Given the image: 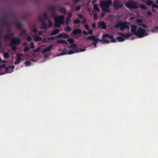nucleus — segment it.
<instances>
[{"label":"nucleus","instance_id":"obj_12","mask_svg":"<svg viewBox=\"0 0 158 158\" xmlns=\"http://www.w3.org/2000/svg\"><path fill=\"white\" fill-rule=\"evenodd\" d=\"M69 37V35L64 33H60L56 36V38H63L67 39Z\"/></svg>","mask_w":158,"mask_h":158},{"label":"nucleus","instance_id":"obj_50","mask_svg":"<svg viewBox=\"0 0 158 158\" xmlns=\"http://www.w3.org/2000/svg\"><path fill=\"white\" fill-rule=\"evenodd\" d=\"M85 28L86 30H89V25L88 24H86L85 26Z\"/></svg>","mask_w":158,"mask_h":158},{"label":"nucleus","instance_id":"obj_56","mask_svg":"<svg viewBox=\"0 0 158 158\" xmlns=\"http://www.w3.org/2000/svg\"><path fill=\"white\" fill-rule=\"evenodd\" d=\"M89 31H88V34H89L90 35H92L93 33V31L92 29H90L89 30Z\"/></svg>","mask_w":158,"mask_h":158},{"label":"nucleus","instance_id":"obj_46","mask_svg":"<svg viewBox=\"0 0 158 158\" xmlns=\"http://www.w3.org/2000/svg\"><path fill=\"white\" fill-rule=\"evenodd\" d=\"M81 7V6L78 5L75 7V10L77 11H79Z\"/></svg>","mask_w":158,"mask_h":158},{"label":"nucleus","instance_id":"obj_2","mask_svg":"<svg viewBox=\"0 0 158 158\" xmlns=\"http://www.w3.org/2000/svg\"><path fill=\"white\" fill-rule=\"evenodd\" d=\"M130 24L127 21L123 22L120 21L115 25V27L116 28H119L120 27V30L121 31H122L124 30L125 29H130V27L129 26Z\"/></svg>","mask_w":158,"mask_h":158},{"label":"nucleus","instance_id":"obj_51","mask_svg":"<svg viewBox=\"0 0 158 158\" xmlns=\"http://www.w3.org/2000/svg\"><path fill=\"white\" fill-rule=\"evenodd\" d=\"M48 22L49 23V27H52V22H51L50 20H48Z\"/></svg>","mask_w":158,"mask_h":158},{"label":"nucleus","instance_id":"obj_40","mask_svg":"<svg viewBox=\"0 0 158 158\" xmlns=\"http://www.w3.org/2000/svg\"><path fill=\"white\" fill-rule=\"evenodd\" d=\"M12 47V49L13 51H15L17 50V47L16 46L12 45V46H10Z\"/></svg>","mask_w":158,"mask_h":158},{"label":"nucleus","instance_id":"obj_38","mask_svg":"<svg viewBox=\"0 0 158 158\" xmlns=\"http://www.w3.org/2000/svg\"><path fill=\"white\" fill-rule=\"evenodd\" d=\"M93 18L94 20H97L98 19L97 13L95 12L93 15Z\"/></svg>","mask_w":158,"mask_h":158},{"label":"nucleus","instance_id":"obj_42","mask_svg":"<svg viewBox=\"0 0 158 158\" xmlns=\"http://www.w3.org/2000/svg\"><path fill=\"white\" fill-rule=\"evenodd\" d=\"M9 56V54L7 52H4L3 53V57L5 59L6 58Z\"/></svg>","mask_w":158,"mask_h":158},{"label":"nucleus","instance_id":"obj_3","mask_svg":"<svg viewBox=\"0 0 158 158\" xmlns=\"http://www.w3.org/2000/svg\"><path fill=\"white\" fill-rule=\"evenodd\" d=\"M146 30L141 27H139L137 29L136 33L135 35L139 38H141L148 35V33L146 32Z\"/></svg>","mask_w":158,"mask_h":158},{"label":"nucleus","instance_id":"obj_6","mask_svg":"<svg viewBox=\"0 0 158 158\" xmlns=\"http://www.w3.org/2000/svg\"><path fill=\"white\" fill-rule=\"evenodd\" d=\"M113 6L115 8L116 10H117L120 8H122L123 6V5L120 3V1H114L113 2Z\"/></svg>","mask_w":158,"mask_h":158},{"label":"nucleus","instance_id":"obj_59","mask_svg":"<svg viewBox=\"0 0 158 158\" xmlns=\"http://www.w3.org/2000/svg\"><path fill=\"white\" fill-rule=\"evenodd\" d=\"M147 14L149 16H150L152 15V13L150 11H148L147 12Z\"/></svg>","mask_w":158,"mask_h":158},{"label":"nucleus","instance_id":"obj_28","mask_svg":"<svg viewBox=\"0 0 158 158\" xmlns=\"http://www.w3.org/2000/svg\"><path fill=\"white\" fill-rule=\"evenodd\" d=\"M153 3V2L151 0H147L146 2V5H152Z\"/></svg>","mask_w":158,"mask_h":158},{"label":"nucleus","instance_id":"obj_24","mask_svg":"<svg viewBox=\"0 0 158 158\" xmlns=\"http://www.w3.org/2000/svg\"><path fill=\"white\" fill-rule=\"evenodd\" d=\"M68 16L66 18V20L68 21V22H70V18L72 16V13L71 12H69L68 14Z\"/></svg>","mask_w":158,"mask_h":158},{"label":"nucleus","instance_id":"obj_60","mask_svg":"<svg viewBox=\"0 0 158 158\" xmlns=\"http://www.w3.org/2000/svg\"><path fill=\"white\" fill-rule=\"evenodd\" d=\"M156 4L154 3L152 5V8H156Z\"/></svg>","mask_w":158,"mask_h":158},{"label":"nucleus","instance_id":"obj_20","mask_svg":"<svg viewBox=\"0 0 158 158\" xmlns=\"http://www.w3.org/2000/svg\"><path fill=\"white\" fill-rule=\"evenodd\" d=\"M41 29H44L45 30H47L48 29L47 26L45 22L42 23L41 24Z\"/></svg>","mask_w":158,"mask_h":158},{"label":"nucleus","instance_id":"obj_55","mask_svg":"<svg viewBox=\"0 0 158 158\" xmlns=\"http://www.w3.org/2000/svg\"><path fill=\"white\" fill-rule=\"evenodd\" d=\"M34 28H33V30L34 33H36L37 32V30L36 28L35 27V26H34Z\"/></svg>","mask_w":158,"mask_h":158},{"label":"nucleus","instance_id":"obj_18","mask_svg":"<svg viewBox=\"0 0 158 158\" xmlns=\"http://www.w3.org/2000/svg\"><path fill=\"white\" fill-rule=\"evenodd\" d=\"M56 42L58 44H68L67 42L65 40L62 39H60L56 41Z\"/></svg>","mask_w":158,"mask_h":158},{"label":"nucleus","instance_id":"obj_27","mask_svg":"<svg viewBox=\"0 0 158 158\" xmlns=\"http://www.w3.org/2000/svg\"><path fill=\"white\" fill-rule=\"evenodd\" d=\"M135 22L137 23V25L140 26L141 23L143 22V20L140 19H137L136 20Z\"/></svg>","mask_w":158,"mask_h":158},{"label":"nucleus","instance_id":"obj_9","mask_svg":"<svg viewBox=\"0 0 158 158\" xmlns=\"http://www.w3.org/2000/svg\"><path fill=\"white\" fill-rule=\"evenodd\" d=\"M98 27L103 29H106L107 27L105 22L102 21L101 22H99L98 23Z\"/></svg>","mask_w":158,"mask_h":158},{"label":"nucleus","instance_id":"obj_1","mask_svg":"<svg viewBox=\"0 0 158 158\" xmlns=\"http://www.w3.org/2000/svg\"><path fill=\"white\" fill-rule=\"evenodd\" d=\"M112 2V1L110 0L104 1L100 2V5L103 12L107 13L110 12L109 8Z\"/></svg>","mask_w":158,"mask_h":158},{"label":"nucleus","instance_id":"obj_54","mask_svg":"<svg viewBox=\"0 0 158 158\" xmlns=\"http://www.w3.org/2000/svg\"><path fill=\"white\" fill-rule=\"evenodd\" d=\"M109 43H110L109 41L106 39H105L103 40V43H106V44H109Z\"/></svg>","mask_w":158,"mask_h":158},{"label":"nucleus","instance_id":"obj_14","mask_svg":"<svg viewBox=\"0 0 158 158\" xmlns=\"http://www.w3.org/2000/svg\"><path fill=\"white\" fill-rule=\"evenodd\" d=\"M48 9L51 11L52 14L54 16L55 15V11L56 9V6H49L48 7Z\"/></svg>","mask_w":158,"mask_h":158},{"label":"nucleus","instance_id":"obj_36","mask_svg":"<svg viewBox=\"0 0 158 158\" xmlns=\"http://www.w3.org/2000/svg\"><path fill=\"white\" fill-rule=\"evenodd\" d=\"M25 64L26 66H29L31 65V62L29 61H26L25 62Z\"/></svg>","mask_w":158,"mask_h":158},{"label":"nucleus","instance_id":"obj_58","mask_svg":"<svg viewBox=\"0 0 158 158\" xmlns=\"http://www.w3.org/2000/svg\"><path fill=\"white\" fill-rule=\"evenodd\" d=\"M5 66L6 64H3L2 65H0V70H1L2 68L5 67Z\"/></svg>","mask_w":158,"mask_h":158},{"label":"nucleus","instance_id":"obj_37","mask_svg":"<svg viewBox=\"0 0 158 158\" xmlns=\"http://www.w3.org/2000/svg\"><path fill=\"white\" fill-rule=\"evenodd\" d=\"M30 50L29 48L27 47L26 46L24 47L23 49V51L24 52H26L27 51H29Z\"/></svg>","mask_w":158,"mask_h":158},{"label":"nucleus","instance_id":"obj_16","mask_svg":"<svg viewBox=\"0 0 158 158\" xmlns=\"http://www.w3.org/2000/svg\"><path fill=\"white\" fill-rule=\"evenodd\" d=\"M68 52V50L67 49L64 48L63 50V52L60 53L57 55V56H60L62 55H64L66 54Z\"/></svg>","mask_w":158,"mask_h":158},{"label":"nucleus","instance_id":"obj_34","mask_svg":"<svg viewBox=\"0 0 158 158\" xmlns=\"http://www.w3.org/2000/svg\"><path fill=\"white\" fill-rule=\"evenodd\" d=\"M67 41L70 44H72L74 42V39L73 38H68Z\"/></svg>","mask_w":158,"mask_h":158},{"label":"nucleus","instance_id":"obj_31","mask_svg":"<svg viewBox=\"0 0 158 158\" xmlns=\"http://www.w3.org/2000/svg\"><path fill=\"white\" fill-rule=\"evenodd\" d=\"M139 7L142 10H146L147 9V7L142 3L140 4Z\"/></svg>","mask_w":158,"mask_h":158},{"label":"nucleus","instance_id":"obj_41","mask_svg":"<svg viewBox=\"0 0 158 158\" xmlns=\"http://www.w3.org/2000/svg\"><path fill=\"white\" fill-rule=\"evenodd\" d=\"M30 48L31 49H33L35 48L34 43L33 42H31L30 44Z\"/></svg>","mask_w":158,"mask_h":158},{"label":"nucleus","instance_id":"obj_63","mask_svg":"<svg viewBox=\"0 0 158 158\" xmlns=\"http://www.w3.org/2000/svg\"><path fill=\"white\" fill-rule=\"evenodd\" d=\"M40 49V48H37L34 49L33 50V52H37Z\"/></svg>","mask_w":158,"mask_h":158},{"label":"nucleus","instance_id":"obj_19","mask_svg":"<svg viewBox=\"0 0 158 158\" xmlns=\"http://www.w3.org/2000/svg\"><path fill=\"white\" fill-rule=\"evenodd\" d=\"M59 32V30L58 29H56L54 30L51 33L50 35H55L58 34Z\"/></svg>","mask_w":158,"mask_h":158},{"label":"nucleus","instance_id":"obj_53","mask_svg":"<svg viewBox=\"0 0 158 158\" xmlns=\"http://www.w3.org/2000/svg\"><path fill=\"white\" fill-rule=\"evenodd\" d=\"M27 41H30L32 40V39L30 36H28L27 37Z\"/></svg>","mask_w":158,"mask_h":158},{"label":"nucleus","instance_id":"obj_10","mask_svg":"<svg viewBox=\"0 0 158 158\" xmlns=\"http://www.w3.org/2000/svg\"><path fill=\"white\" fill-rule=\"evenodd\" d=\"M81 33L82 31L81 30L78 28H77L73 31L72 34H73L75 35L77 34L78 36H81Z\"/></svg>","mask_w":158,"mask_h":158},{"label":"nucleus","instance_id":"obj_64","mask_svg":"<svg viewBox=\"0 0 158 158\" xmlns=\"http://www.w3.org/2000/svg\"><path fill=\"white\" fill-rule=\"evenodd\" d=\"M20 61H19L17 60L16 61H15L14 62V64L15 65H16L17 64H19L20 63Z\"/></svg>","mask_w":158,"mask_h":158},{"label":"nucleus","instance_id":"obj_32","mask_svg":"<svg viewBox=\"0 0 158 158\" xmlns=\"http://www.w3.org/2000/svg\"><path fill=\"white\" fill-rule=\"evenodd\" d=\"M23 54H18L17 55V57L16 58V60L20 61V60L21 59V56H23Z\"/></svg>","mask_w":158,"mask_h":158},{"label":"nucleus","instance_id":"obj_61","mask_svg":"<svg viewBox=\"0 0 158 158\" xmlns=\"http://www.w3.org/2000/svg\"><path fill=\"white\" fill-rule=\"evenodd\" d=\"M42 42H44L45 43L48 42L47 41V40L46 39H44L42 40Z\"/></svg>","mask_w":158,"mask_h":158},{"label":"nucleus","instance_id":"obj_13","mask_svg":"<svg viewBox=\"0 0 158 158\" xmlns=\"http://www.w3.org/2000/svg\"><path fill=\"white\" fill-rule=\"evenodd\" d=\"M118 34L119 35H121L124 38H128L129 37H131L132 35L130 33H126L125 34H124L123 33L119 32L118 33Z\"/></svg>","mask_w":158,"mask_h":158},{"label":"nucleus","instance_id":"obj_30","mask_svg":"<svg viewBox=\"0 0 158 158\" xmlns=\"http://www.w3.org/2000/svg\"><path fill=\"white\" fill-rule=\"evenodd\" d=\"M117 40H118L119 42H121L124 41L125 40L124 38H123L120 36H118L116 38Z\"/></svg>","mask_w":158,"mask_h":158},{"label":"nucleus","instance_id":"obj_39","mask_svg":"<svg viewBox=\"0 0 158 158\" xmlns=\"http://www.w3.org/2000/svg\"><path fill=\"white\" fill-rule=\"evenodd\" d=\"M38 20L40 22L42 23H44V19L43 18H42L41 17H39L38 18Z\"/></svg>","mask_w":158,"mask_h":158},{"label":"nucleus","instance_id":"obj_23","mask_svg":"<svg viewBox=\"0 0 158 158\" xmlns=\"http://www.w3.org/2000/svg\"><path fill=\"white\" fill-rule=\"evenodd\" d=\"M97 39H98V38L94 35H91L87 38V40H91L93 41H94Z\"/></svg>","mask_w":158,"mask_h":158},{"label":"nucleus","instance_id":"obj_25","mask_svg":"<svg viewBox=\"0 0 158 158\" xmlns=\"http://www.w3.org/2000/svg\"><path fill=\"white\" fill-rule=\"evenodd\" d=\"M98 41L100 42H101L102 40H98V39H97L94 41L92 42L91 45H94L95 47H97V44L98 43Z\"/></svg>","mask_w":158,"mask_h":158},{"label":"nucleus","instance_id":"obj_45","mask_svg":"<svg viewBox=\"0 0 158 158\" xmlns=\"http://www.w3.org/2000/svg\"><path fill=\"white\" fill-rule=\"evenodd\" d=\"M74 53V51L71 50L70 51H68L67 53L69 55L72 54Z\"/></svg>","mask_w":158,"mask_h":158},{"label":"nucleus","instance_id":"obj_44","mask_svg":"<svg viewBox=\"0 0 158 158\" xmlns=\"http://www.w3.org/2000/svg\"><path fill=\"white\" fill-rule=\"evenodd\" d=\"M26 35V31L25 30H23L22 31L21 33L20 34V35L22 37L23 35Z\"/></svg>","mask_w":158,"mask_h":158},{"label":"nucleus","instance_id":"obj_52","mask_svg":"<svg viewBox=\"0 0 158 158\" xmlns=\"http://www.w3.org/2000/svg\"><path fill=\"white\" fill-rule=\"evenodd\" d=\"M55 39V37L54 36H51L50 37H48L47 38V39L49 40H54Z\"/></svg>","mask_w":158,"mask_h":158},{"label":"nucleus","instance_id":"obj_57","mask_svg":"<svg viewBox=\"0 0 158 158\" xmlns=\"http://www.w3.org/2000/svg\"><path fill=\"white\" fill-rule=\"evenodd\" d=\"M9 66L8 67H6L5 68V71H6V72H5V73H7L8 70H9Z\"/></svg>","mask_w":158,"mask_h":158},{"label":"nucleus","instance_id":"obj_11","mask_svg":"<svg viewBox=\"0 0 158 158\" xmlns=\"http://www.w3.org/2000/svg\"><path fill=\"white\" fill-rule=\"evenodd\" d=\"M131 31L132 34L135 35L136 33V30L137 29V27L136 25H132L131 26Z\"/></svg>","mask_w":158,"mask_h":158},{"label":"nucleus","instance_id":"obj_26","mask_svg":"<svg viewBox=\"0 0 158 158\" xmlns=\"http://www.w3.org/2000/svg\"><path fill=\"white\" fill-rule=\"evenodd\" d=\"M34 39L38 41H40L42 40V38L38 36L37 35H36L34 36Z\"/></svg>","mask_w":158,"mask_h":158},{"label":"nucleus","instance_id":"obj_48","mask_svg":"<svg viewBox=\"0 0 158 158\" xmlns=\"http://www.w3.org/2000/svg\"><path fill=\"white\" fill-rule=\"evenodd\" d=\"M43 18L44 19V20L48 19V18L47 15L46 13H44L43 14Z\"/></svg>","mask_w":158,"mask_h":158},{"label":"nucleus","instance_id":"obj_4","mask_svg":"<svg viewBox=\"0 0 158 158\" xmlns=\"http://www.w3.org/2000/svg\"><path fill=\"white\" fill-rule=\"evenodd\" d=\"M125 6L129 9H138L139 7L137 2L131 1H128L126 2Z\"/></svg>","mask_w":158,"mask_h":158},{"label":"nucleus","instance_id":"obj_21","mask_svg":"<svg viewBox=\"0 0 158 158\" xmlns=\"http://www.w3.org/2000/svg\"><path fill=\"white\" fill-rule=\"evenodd\" d=\"M15 24L18 28L21 29L23 27L21 24L17 21H16L15 22Z\"/></svg>","mask_w":158,"mask_h":158},{"label":"nucleus","instance_id":"obj_17","mask_svg":"<svg viewBox=\"0 0 158 158\" xmlns=\"http://www.w3.org/2000/svg\"><path fill=\"white\" fill-rule=\"evenodd\" d=\"M14 35V33L12 32H11L9 33H8L7 34L5 35L4 36V38L5 39H8L10 38V37L13 36Z\"/></svg>","mask_w":158,"mask_h":158},{"label":"nucleus","instance_id":"obj_62","mask_svg":"<svg viewBox=\"0 0 158 158\" xmlns=\"http://www.w3.org/2000/svg\"><path fill=\"white\" fill-rule=\"evenodd\" d=\"M116 41V40L115 39H114L113 38L111 40V42L112 43L115 42Z\"/></svg>","mask_w":158,"mask_h":158},{"label":"nucleus","instance_id":"obj_49","mask_svg":"<svg viewBox=\"0 0 158 158\" xmlns=\"http://www.w3.org/2000/svg\"><path fill=\"white\" fill-rule=\"evenodd\" d=\"M140 26L142 27L145 28H146L147 27V26L145 25V23H142L141 24Z\"/></svg>","mask_w":158,"mask_h":158},{"label":"nucleus","instance_id":"obj_22","mask_svg":"<svg viewBox=\"0 0 158 158\" xmlns=\"http://www.w3.org/2000/svg\"><path fill=\"white\" fill-rule=\"evenodd\" d=\"M0 23L2 25L6 26L7 24V21L6 19L3 17L2 18V20L0 22Z\"/></svg>","mask_w":158,"mask_h":158},{"label":"nucleus","instance_id":"obj_43","mask_svg":"<svg viewBox=\"0 0 158 158\" xmlns=\"http://www.w3.org/2000/svg\"><path fill=\"white\" fill-rule=\"evenodd\" d=\"M80 22L79 20L78 19L74 20L73 21V23L76 24L79 23Z\"/></svg>","mask_w":158,"mask_h":158},{"label":"nucleus","instance_id":"obj_33","mask_svg":"<svg viewBox=\"0 0 158 158\" xmlns=\"http://www.w3.org/2000/svg\"><path fill=\"white\" fill-rule=\"evenodd\" d=\"M93 8L97 11H100V9L98 7V5L97 4H94V5Z\"/></svg>","mask_w":158,"mask_h":158},{"label":"nucleus","instance_id":"obj_8","mask_svg":"<svg viewBox=\"0 0 158 158\" xmlns=\"http://www.w3.org/2000/svg\"><path fill=\"white\" fill-rule=\"evenodd\" d=\"M71 44V45L70 46V47L74 49L77 52H84L85 50V49L79 48V50L77 49H76V48L77 47V45L73 44Z\"/></svg>","mask_w":158,"mask_h":158},{"label":"nucleus","instance_id":"obj_35","mask_svg":"<svg viewBox=\"0 0 158 158\" xmlns=\"http://www.w3.org/2000/svg\"><path fill=\"white\" fill-rule=\"evenodd\" d=\"M64 30L67 31H70L72 30V28L68 26L65 27Z\"/></svg>","mask_w":158,"mask_h":158},{"label":"nucleus","instance_id":"obj_5","mask_svg":"<svg viewBox=\"0 0 158 158\" xmlns=\"http://www.w3.org/2000/svg\"><path fill=\"white\" fill-rule=\"evenodd\" d=\"M63 16L59 15L55 17L54 18V26L55 27H59L60 26V21L63 20Z\"/></svg>","mask_w":158,"mask_h":158},{"label":"nucleus","instance_id":"obj_47","mask_svg":"<svg viewBox=\"0 0 158 158\" xmlns=\"http://www.w3.org/2000/svg\"><path fill=\"white\" fill-rule=\"evenodd\" d=\"M109 33H106V34H104L102 36V38H104L105 37H109Z\"/></svg>","mask_w":158,"mask_h":158},{"label":"nucleus","instance_id":"obj_29","mask_svg":"<svg viewBox=\"0 0 158 158\" xmlns=\"http://www.w3.org/2000/svg\"><path fill=\"white\" fill-rule=\"evenodd\" d=\"M60 11L63 14H65L66 12L65 8L63 7H61L60 9Z\"/></svg>","mask_w":158,"mask_h":158},{"label":"nucleus","instance_id":"obj_15","mask_svg":"<svg viewBox=\"0 0 158 158\" xmlns=\"http://www.w3.org/2000/svg\"><path fill=\"white\" fill-rule=\"evenodd\" d=\"M52 47V45H50L49 46L44 49L42 51V53H45L47 52H48L50 51Z\"/></svg>","mask_w":158,"mask_h":158},{"label":"nucleus","instance_id":"obj_7","mask_svg":"<svg viewBox=\"0 0 158 158\" xmlns=\"http://www.w3.org/2000/svg\"><path fill=\"white\" fill-rule=\"evenodd\" d=\"M20 40L16 38H12L10 40V46L12 45H18L20 43Z\"/></svg>","mask_w":158,"mask_h":158}]
</instances>
